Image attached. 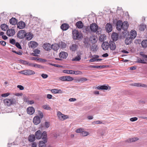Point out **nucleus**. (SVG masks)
Returning <instances> with one entry per match:
<instances>
[{
  "label": "nucleus",
  "instance_id": "64",
  "mask_svg": "<svg viewBox=\"0 0 147 147\" xmlns=\"http://www.w3.org/2000/svg\"><path fill=\"white\" fill-rule=\"evenodd\" d=\"M41 76L43 78L45 79L48 77V76L47 74H41Z\"/></svg>",
  "mask_w": 147,
  "mask_h": 147
},
{
  "label": "nucleus",
  "instance_id": "42",
  "mask_svg": "<svg viewBox=\"0 0 147 147\" xmlns=\"http://www.w3.org/2000/svg\"><path fill=\"white\" fill-rule=\"evenodd\" d=\"M81 59V56L80 55H78L74 58L72 59L73 61H79Z\"/></svg>",
  "mask_w": 147,
  "mask_h": 147
},
{
  "label": "nucleus",
  "instance_id": "44",
  "mask_svg": "<svg viewBox=\"0 0 147 147\" xmlns=\"http://www.w3.org/2000/svg\"><path fill=\"white\" fill-rule=\"evenodd\" d=\"M136 63H142L143 64H145L146 62L144 60H142L140 59H138L136 61Z\"/></svg>",
  "mask_w": 147,
  "mask_h": 147
},
{
  "label": "nucleus",
  "instance_id": "47",
  "mask_svg": "<svg viewBox=\"0 0 147 147\" xmlns=\"http://www.w3.org/2000/svg\"><path fill=\"white\" fill-rule=\"evenodd\" d=\"M89 134V133L88 132L86 131H84L83 130L82 132V133L80 134V135L82 136H87Z\"/></svg>",
  "mask_w": 147,
  "mask_h": 147
},
{
  "label": "nucleus",
  "instance_id": "27",
  "mask_svg": "<svg viewBox=\"0 0 147 147\" xmlns=\"http://www.w3.org/2000/svg\"><path fill=\"white\" fill-rule=\"evenodd\" d=\"M35 136L34 135H30L28 137V140L30 142H33L35 140Z\"/></svg>",
  "mask_w": 147,
  "mask_h": 147
},
{
  "label": "nucleus",
  "instance_id": "51",
  "mask_svg": "<svg viewBox=\"0 0 147 147\" xmlns=\"http://www.w3.org/2000/svg\"><path fill=\"white\" fill-rule=\"evenodd\" d=\"M62 117H61V120H64L68 118L69 117L68 115H65L63 114V115Z\"/></svg>",
  "mask_w": 147,
  "mask_h": 147
},
{
  "label": "nucleus",
  "instance_id": "15",
  "mask_svg": "<svg viewBox=\"0 0 147 147\" xmlns=\"http://www.w3.org/2000/svg\"><path fill=\"white\" fill-rule=\"evenodd\" d=\"M15 34V31L14 29H10L7 30V34L9 36H13Z\"/></svg>",
  "mask_w": 147,
  "mask_h": 147
},
{
  "label": "nucleus",
  "instance_id": "30",
  "mask_svg": "<svg viewBox=\"0 0 147 147\" xmlns=\"http://www.w3.org/2000/svg\"><path fill=\"white\" fill-rule=\"evenodd\" d=\"M128 23L127 22H124L122 24V28L125 31V30L128 28Z\"/></svg>",
  "mask_w": 147,
  "mask_h": 147
},
{
  "label": "nucleus",
  "instance_id": "58",
  "mask_svg": "<svg viewBox=\"0 0 147 147\" xmlns=\"http://www.w3.org/2000/svg\"><path fill=\"white\" fill-rule=\"evenodd\" d=\"M57 115L60 119H61V117L62 116L63 114L60 111L57 112Z\"/></svg>",
  "mask_w": 147,
  "mask_h": 147
},
{
  "label": "nucleus",
  "instance_id": "61",
  "mask_svg": "<svg viewBox=\"0 0 147 147\" xmlns=\"http://www.w3.org/2000/svg\"><path fill=\"white\" fill-rule=\"evenodd\" d=\"M20 61L21 63L24 65H26L27 62V61L23 60H20Z\"/></svg>",
  "mask_w": 147,
  "mask_h": 147
},
{
  "label": "nucleus",
  "instance_id": "36",
  "mask_svg": "<svg viewBox=\"0 0 147 147\" xmlns=\"http://www.w3.org/2000/svg\"><path fill=\"white\" fill-rule=\"evenodd\" d=\"M133 39L128 36L125 40V43L126 45H128L130 44L132 42Z\"/></svg>",
  "mask_w": 147,
  "mask_h": 147
},
{
  "label": "nucleus",
  "instance_id": "25",
  "mask_svg": "<svg viewBox=\"0 0 147 147\" xmlns=\"http://www.w3.org/2000/svg\"><path fill=\"white\" fill-rule=\"evenodd\" d=\"M68 56L67 53L65 52H62L60 53L59 57L63 59L66 58Z\"/></svg>",
  "mask_w": 147,
  "mask_h": 147
},
{
  "label": "nucleus",
  "instance_id": "45",
  "mask_svg": "<svg viewBox=\"0 0 147 147\" xmlns=\"http://www.w3.org/2000/svg\"><path fill=\"white\" fill-rule=\"evenodd\" d=\"M65 80L66 81H71L74 80V78L71 76H66Z\"/></svg>",
  "mask_w": 147,
  "mask_h": 147
},
{
  "label": "nucleus",
  "instance_id": "10",
  "mask_svg": "<svg viewBox=\"0 0 147 147\" xmlns=\"http://www.w3.org/2000/svg\"><path fill=\"white\" fill-rule=\"evenodd\" d=\"M51 45L49 43H46L43 45V48L46 50L49 51L51 49Z\"/></svg>",
  "mask_w": 147,
  "mask_h": 147
},
{
  "label": "nucleus",
  "instance_id": "19",
  "mask_svg": "<svg viewBox=\"0 0 147 147\" xmlns=\"http://www.w3.org/2000/svg\"><path fill=\"white\" fill-rule=\"evenodd\" d=\"M102 47L104 50H107L109 48V44L107 42H105L102 44Z\"/></svg>",
  "mask_w": 147,
  "mask_h": 147
},
{
  "label": "nucleus",
  "instance_id": "24",
  "mask_svg": "<svg viewBox=\"0 0 147 147\" xmlns=\"http://www.w3.org/2000/svg\"><path fill=\"white\" fill-rule=\"evenodd\" d=\"M131 85L132 86L137 87H147V85L139 83L132 84H131Z\"/></svg>",
  "mask_w": 147,
  "mask_h": 147
},
{
  "label": "nucleus",
  "instance_id": "46",
  "mask_svg": "<svg viewBox=\"0 0 147 147\" xmlns=\"http://www.w3.org/2000/svg\"><path fill=\"white\" fill-rule=\"evenodd\" d=\"M42 107L44 109L47 110H50L51 109V108L47 105H43L42 106Z\"/></svg>",
  "mask_w": 147,
  "mask_h": 147
},
{
  "label": "nucleus",
  "instance_id": "18",
  "mask_svg": "<svg viewBox=\"0 0 147 147\" xmlns=\"http://www.w3.org/2000/svg\"><path fill=\"white\" fill-rule=\"evenodd\" d=\"M27 112L29 114L32 115L35 112V109L33 107H29L27 109Z\"/></svg>",
  "mask_w": 147,
  "mask_h": 147
},
{
  "label": "nucleus",
  "instance_id": "56",
  "mask_svg": "<svg viewBox=\"0 0 147 147\" xmlns=\"http://www.w3.org/2000/svg\"><path fill=\"white\" fill-rule=\"evenodd\" d=\"M83 130V129L82 128H79L77 129L76 131V132L77 133H80V134H81Z\"/></svg>",
  "mask_w": 147,
  "mask_h": 147
},
{
  "label": "nucleus",
  "instance_id": "12",
  "mask_svg": "<svg viewBox=\"0 0 147 147\" xmlns=\"http://www.w3.org/2000/svg\"><path fill=\"white\" fill-rule=\"evenodd\" d=\"M84 43V46L85 48H88L90 46V44L89 42V40L88 38H85L83 41Z\"/></svg>",
  "mask_w": 147,
  "mask_h": 147
},
{
  "label": "nucleus",
  "instance_id": "33",
  "mask_svg": "<svg viewBox=\"0 0 147 147\" xmlns=\"http://www.w3.org/2000/svg\"><path fill=\"white\" fill-rule=\"evenodd\" d=\"M76 25L78 28H82L83 27L84 25L81 21H79L77 22Z\"/></svg>",
  "mask_w": 147,
  "mask_h": 147
},
{
  "label": "nucleus",
  "instance_id": "20",
  "mask_svg": "<svg viewBox=\"0 0 147 147\" xmlns=\"http://www.w3.org/2000/svg\"><path fill=\"white\" fill-rule=\"evenodd\" d=\"M34 135L36 139H40L42 138L41 131L40 130H38L35 133Z\"/></svg>",
  "mask_w": 147,
  "mask_h": 147
},
{
  "label": "nucleus",
  "instance_id": "52",
  "mask_svg": "<svg viewBox=\"0 0 147 147\" xmlns=\"http://www.w3.org/2000/svg\"><path fill=\"white\" fill-rule=\"evenodd\" d=\"M15 45L18 49H22V47L19 42H16L15 43Z\"/></svg>",
  "mask_w": 147,
  "mask_h": 147
},
{
  "label": "nucleus",
  "instance_id": "43",
  "mask_svg": "<svg viewBox=\"0 0 147 147\" xmlns=\"http://www.w3.org/2000/svg\"><path fill=\"white\" fill-rule=\"evenodd\" d=\"M73 70H65L63 71V72L64 73L71 74H73Z\"/></svg>",
  "mask_w": 147,
  "mask_h": 147
},
{
  "label": "nucleus",
  "instance_id": "39",
  "mask_svg": "<svg viewBox=\"0 0 147 147\" xmlns=\"http://www.w3.org/2000/svg\"><path fill=\"white\" fill-rule=\"evenodd\" d=\"M45 142V141H40L39 142L38 146L39 147H46Z\"/></svg>",
  "mask_w": 147,
  "mask_h": 147
},
{
  "label": "nucleus",
  "instance_id": "31",
  "mask_svg": "<svg viewBox=\"0 0 147 147\" xmlns=\"http://www.w3.org/2000/svg\"><path fill=\"white\" fill-rule=\"evenodd\" d=\"M78 47V45L76 44H72L71 46L70 47V50L73 51H76L77 48Z\"/></svg>",
  "mask_w": 147,
  "mask_h": 147
},
{
  "label": "nucleus",
  "instance_id": "38",
  "mask_svg": "<svg viewBox=\"0 0 147 147\" xmlns=\"http://www.w3.org/2000/svg\"><path fill=\"white\" fill-rule=\"evenodd\" d=\"M146 28V26L145 24H141L139 26V30L141 31H144Z\"/></svg>",
  "mask_w": 147,
  "mask_h": 147
},
{
  "label": "nucleus",
  "instance_id": "5",
  "mask_svg": "<svg viewBox=\"0 0 147 147\" xmlns=\"http://www.w3.org/2000/svg\"><path fill=\"white\" fill-rule=\"evenodd\" d=\"M98 29V26L95 23L91 24L90 25V29L91 31L95 32H96Z\"/></svg>",
  "mask_w": 147,
  "mask_h": 147
},
{
  "label": "nucleus",
  "instance_id": "23",
  "mask_svg": "<svg viewBox=\"0 0 147 147\" xmlns=\"http://www.w3.org/2000/svg\"><path fill=\"white\" fill-rule=\"evenodd\" d=\"M69 26L68 24L64 23L61 26V28L63 30H66L69 28Z\"/></svg>",
  "mask_w": 147,
  "mask_h": 147
},
{
  "label": "nucleus",
  "instance_id": "35",
  "mask_svg": "<svg viewBox=\"0 0 147 147\" xmlns=\"http://www.w3.org/2000/svg\"><path fill=\"white\" fill-rule=\"evenodd\" d=\"M59 48H65L66 47V44L65 43L63 42L62 41L59 42L58 44Z\"/></svg>",
  "mask_w": 147,
  "mask_h": 147
},
{
  "label": "nucleus",
  "instance_id": "16",
  "mask_svg": "<svg viewBox=\"0 0 147 147\" xmlns=\"http://www.w3.org/2000/svg\"><path fill=\"white\" fill-rule=\"evenodd\" d=\"M17 28L20 29L24 28L25 26V23L22 21H20L17 24Z\"/></svg>",
  "mask_w": 147,
  "mask_h": 147
},
{
  "label": "nucleus",
  "instance_id": "4",
  "mask_svg": "<svg viewBox=\"0 0 147 147\" xmlns=\"http://www.w3.org/2000/svg\"><path fill=\"white\" fill-rule=\"evenodd\" d=\"M26 32L24 30H21L18 32L17 34V36L20 39H22L26 36Z\"/></svg>",
  "mask_w": 147,
  "mask_h": 147
},
{
  "label": "nucleus",
  "instance_id": "29",
  "mask_svg": "<svg viewBox=\"0 0 147 147\" xmlns=\"http://www.w3.org/2000/svg\"><path fill=\"white\" fill-rule=\"evenodd\" d=\"M29 45L32 48H34L37 47L38 43L35 41H31Z\"/></svg>",
  "mask_w": 147,
  "mask_h": 147
},
{
  "label": "nucleus",
  "instance_id": "60",
  "mask_svg": "<svg viewBox=\"0 0 147 147\" xmlns=\"http://www.w3.org/2000/svg\"><path fill=\"white\" fill-rule=\"evenodd\" d=\"M51 92L52 93L54 94L57 93V89H53L51 90Z\"/></svg>",
  "mask_w": 147,
  "mask_h": 147
},
{
  "label": "nucleus",
  "instance_id": "6",
  "mask_svg": "<svg viewBox=\"0 0 147 147\" xmlns=\"http://www.w3.org/2000/svg\"><path fill=\"white\" fill-rule=\"evenodd\" d=\"M109 47L112 51L115 50L116 48V46L115 43L113 41H110L109 42Z\"/></svg>",
  "mask_w": 147,
  "mask_h": 147
},
{
  "label": "nucleus",
  "instance_id": "9",
  "mask_svg": "<svg viewBox=\"0 0 147 147\" xmlns=\"http://www.w3.org/2000/svg\"><path fill=\"white\" fill-rule=\"evenodd\" d=\"M40 119L38 116L34 117L33 119V122L35 125H37L40 122Z\"/></svg>",
  "mask_w": 147,
  "mask_h": 147
},
{
  "label": "nucleus",
  "instance_id": "3",
  "mask_svg": "<svg viewBox=\"0 0 147 147\" xmlns=\"http://www.w3.org/2000/svg\"><path fill=\"white\" fill-rule=\"evenodd\" d=\"M19 73L21 74L26 75H30L34 74L35 72L33 71L30 69H27L20 71Z\"/></svg>",
  "mask_w": 147,
  "mask_h": 147
},
{
  "label": "nucleus",
  "instance_id": "40",
  "mask_svg": "<svg viewBox=\"0 0 147 147\" xmlns=\"http://www.w3.org/2000/svg\"><path fill=\"white\" fill-rule=\"evenodd\" d=\"M141 45L143 48L147 47V40H144L141 42Z\"/></svg>",
  "mask_w": 147,
  "mask_h": 147
},
{
  "label": "nucleus",
  "instance_id": "34",
  "mask_svg": "<svg viewBox=\"0 0 147 147\" xmlns=\"http://www.w3.org/2000/svg\"><path fill=\"white\" fill-rule=\"evenodd\" d=\"M90 67L94 68H103L106 67V66L105 65H90L89 66Z\"/></svg>",
  "mask_w": 147,
  "mask_h": 147
},
{
  "label": "nucleus",
  "instance_id": "2",
  "mask_svg": "<svg viewBox=\"0 0 147 147\" xmlns=\"http://www.w3.org/2000/svg\"><path fill=\"white\" fill-rule=\"evenodd\" d=\"M72 34L73 38L74 40H79L82 36V34L76 30L73 31Z\"/></svg>",
  "mask_w": 147,
  "mask_h": 147
},
{
  "label": "nucleus",
  "instance_id": "63",
  "mask_svg": "<svg viewBox=\"0 0 147 147\" xmlns=\"http://www.w3.org/2000/svg\"><path fill=\"white\" fill-rule=\"evenodd\" d=\"M0 44L3 46H4L6 45V42L4 41H0Z\"/></svg>",
  "mask_w": 147,
  "mask_h": 147
},
{
  "label": "nucleus",
  "instance_id": "59",
  "mask_svg": "<svg viewBox=\"0 0 147 147\" xmlns=\"http://www.w3.org/2000/svg\"><path fill=\"white\" fill-rule=\"evenodd\" d=\"M93 123H94L96 124H101L102 123V122L99 121H94Z\"/></svg>",
  "mask_w": 147,
  "mask_h": 147
},
{
  "label": "nucleus",
  "instance_id": "49",
  "mask_svg": "<svg viewBox=\"0 0 147 147\" xmlns=\"http://www.w3.org/2000/svg\"><path fill=\"white\" fill-rule=\"evenodd\" d=\"M84 28L85 30L86 31L88 32H90L91 31L90 29V26H84Z\"/></svg>",
  "mask_w": 147,
  "mask_h": 147
},
{
  "label": "nucleus",
  "instance_id": "7",
  "mask_svg": "<svg viewBox=\"0 0 147 147\" xmlns=\"http://www.w3.org/2000/svg\"><path fill=\"white\" fill-rule=\"evenodd\" d=\"M96 88L99 90H110L111 89V87L109 86L108 85L105 86V85L100 86H98Z\"/></svg>",
  "mask_w": 147,
  "mask_h": 147
},
{
  "label": "nucleus",
  "instance_id": "54",
  "mask_svg": "<svg viewBox=\"0 0 147 147\" xmlns=\"http://www.w3.org/2000/svg\"><path fill=\"white\" fill-rule=\"evenodd\" d=\"M38 114L40 116V119H42L43 117V113L41 111H38Z\"/></svg>",
  "mask_w": 147,
  "mask_h": 147
},
{
  "label": "nucleus",
  "instance_id": "55",
  "mask_svg": "<svg viewBox=\"0 0 147 147\" xmlns=\"http://www.w3.org/2000/svg\"><path fill=\"white\" fill-rule=\"evenodd\" d=\"M24 101H25L27 102L28 104H30V105L33 104L34 103V101L33 100L27 101L26 100H24Z\"/></svg>",
  "mask_w": 147,
  "mask_h": 147
},
{
  "label": "nucleus",
  "instance_id": "8",
  "mask_svg": "<svg viewBox=\"0 0 147 147\" xmlns=\"http://www.w3.org/2000/svg\"><path fill=\"white\" fill-rule=\"evenodd\" d=\"M113 26L111 24L108 23L105 26V30L106 32L109 33L112 30Z\"/></svg>",
  "mask_w": 147,
  "mask_h": 147
},
{
  "label": "nucleus",
  "instance_id": "57",
  "mask_svg": "<svg viewBox=\"0 0 147 147\" xmlns=\"http://www.w3.org/2000/svg\"><path fill=\"white\" fill-rule=\"evenodd\" d=\"M10 95L9 93L7 92L5 93L2 94L1 95V96L3 97H6Z\"/></svg>",
  "mask_w": 147,
  "mask_h": 147
},
{
  "label": "nucleus",
  "instance_id": "13",
  "mask_svg": "<svg viewBox=\"0 0 147 147\" xmlns=\"http://www.w3.org/2000/svg\"><path fill=\"white\" fill-rule=\"evenodd\" d=\"M123 23L121 20H119L117 21L116 24V28L118 30H120L122 28V26Z\"/></svg>",
  "mask_w": 147,
  "mask_h": 147
},
{
  "label": "nucleus",
  "instance_id": "26",
  "mask_svg": "<svg viewBox=\"0 0 147 147\" xmlns=\"http://www.w3.org/2000/svg\"><path fill=\"white\" fill-rule=\"evenodd\" d=\"M42 137V139L45 142H47V136L46 131H45L42 133H41Z\"/></svg>",
  "mask_w": 147,
  "mask_h": 147
},
{
  "label": "nucleus",
  "instance_id": "14",
  "mask_svg": "<svg viewBox=\"0 0 147 147\" xmlns=\"http://www.w3.org/2000/svg\"><path fill=\"white\" fill-rule=\"evenodd\" d=\"M98 49L97 45L93 44L90 47V50L92 52H96Z\"/></svg>",
  "mask_w": 147,
  "mask_h": 147
},
{
  "label": "nucleus",
  "instance_id": "50",
  "mask_svg": "<svg viewBox=\"0 0 147 147\" xmlns=\"http://www.w3.org/2000/svg\"><path fill=\"white\" fill-rule=\"evenodd\" d=\"M73 74L75 75H79V74H82V71H75L73 70Z\"/></svg>",
  "mask_w": 147,
  "mask_h": 147
},
{
  "label": "nucleus",
  "instance_id": "28",
  "mask_svg": "<svg viewBox=\"0 0 147 147\" xmlns=\"http://www.w3.org/2000/svg\"><path fill=\"white\" fill-rule=\"evenodd\" d=\"M10 24L12 25H15L17 24L18 20L16 18H12L9 20Z\"/></svg>",
  "mask_w": 147,
  "mask_h": 147
},
{
  "label": "nucleus",
  "instance_id": "41",
  "mask_svg": "<svg viewBox=\"0 0 147 147\" xmlns=\"http://www.w3.org/2000/svg\"><path fill=\"white\" fill-rule=\"evenodd\" d=\"M33 52L34 53H33V56H38L37 54H39L40 53V51L37 49H36Z\"/></svg>",
  "mask_w": 147,
  "mask_h": 147
},
{
  "label": "nucleus",
  "instance_id": "62",
  "mask_svg": "<svg viewBox=\"0 0 147 147\" xmlns=\"http://www.w3.org/2000/svg\"><path fill=\"white\" fill-rule=\"evenodd\" d=\"M140 55H141L143 58L147 59V55H145L143 54V52H140Z\"/></svg>",
  "mask_w": 147,
  "mask_h": 147
},
{
  "label": "nucleus",
  "instance_id": "11",
  "mask_svg": "<svg viewBox=\"0 0 147 147\" xmlns=\"http://www.w3.org/2000/svg\"><path fill=\"white\" fill-rule=\"evenodd\" d=\"M136 35L137 33L136 31L135 30H132L131 31L130 34L128 36L133 40L135 38Z\"/></svg>",
  "mask_w": 147,
  "mask_h": 147
},
{
  "label": "nucleus",
  "instance_id": "17",
  "mask_svg": "<svg viewBox=\"0 0 147 147\" xmlns=\"http://www.w3.org/2000/svg\"><path fill=\"white\" fill-rule=\"evenodd\" d=\"M97 38L96 36L92 35L89 38L90 41L92 44H95L97 40Z\"/></svg>",
  "mask_w": 147,
  "mask_h": 147
},
{
  "label": "nucleus",
  "instance_id": "1",
  "mask_svg": "<svg viewBox=\"0 0 147 147\" xmlns=\"http://www.w3.org/2000/svg\"><path fill=\"white\" fill-rule=\"evenodd\" d=\"M3 101L5 105L7 106H9L15 104L16 102V100L13 98H7L4 100Z\"/></svg>",
  "mask_w": 147,
  "mask_h": 147
},
{
  "label": "nucleus",
  "instance_id": "22",
  "mask_svg": "<svg viewBox=\"0 0 147 147\" xmlns=\"http://www.w3.org/2000/svg\"><path fill=\"white\" fill-rule=\"evenodd\" d=\"M111 37L113 41L114 42L117 41L118 39V35L115 32H113L112 34Z\"/></svg>",
  "mask_w": 147,
  "mask_h": 147
},
{
  "label": "nucleus",
  "instance_id": "48",
  "mask_svg": "<svg viewBox=\"0 0 147 147\" xmlns=\"http://www.w3.org/2000/svg\"><path fill=\"white\" fill-rule=\"evenodd\" d=\"M33 67H34L36 68H38L40 69L43 68V67L39 64H33Z\"/></svg>",
  "mask_w": 147,
  "mask_h": 147
},
{
  "label": "nucleus",
  "instance_id": "32",
  "mask_svg": "<svg viewBox=\"0 0 147 147\" xmlns=\"http://www.w3.org/2000/svg\"><path fill=\"white\" fill-rule=\"evenodd\" d=\"M51 49H53L55 51L59 49V47L58 44L55 43L53 44L51 46Z\"/></svg>",
  "mask_w": 147,
  "mask_h": 147
},
{
  "label": "nucleus",
  "instance_id": "53",
  "mask_svg": "<svg viewBox=\"0 0 147 147\" xmlns=\"http://www.w3.org/2000/svg\"><path fill=\"white\" fill-rule=\"evenodd\" d=\"M9 42L12 45H14L16 43L15 40L13 38L10 40Z\"/></svg>",
  "mask_w": 147,
  "mask_h": 147
},
{
  "label": "nucleus",
  "instance_id": "21",
  "mask_svg": "<svg viewBox=\"0 0 147 147\" xmlns=\"http://www.w3.org/2000/svg\"><path fill=\"white\" fill-rule=\"evenodd\" d=\"M33 37V34L30 32H26V39L28 40H30Z\"/></svg>",
  "mask_w": 147,
  "mask_h": 147
},
{
  "label": "nucleus",
  "instance_id": "37",
  "mask_svg": "<svg viewBox=\"0 0 147 147\" xmlns=\"http://www.w3.org/2000/svg\"><path fill=\"white\" fill-rule=\"evenodd\" d=\"M0 27L2 30L4 31H6L8 28V26L5 24H1Z\"/></svg>",
  "mask_w": 147,
  "mask_h": 147
}]
</instances>
